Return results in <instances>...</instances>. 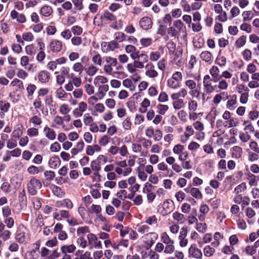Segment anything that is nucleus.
Returning <instances> with one entry per match:
<instances>
[{
    "label": "nucleus",
    "mask_w": 259,
    "mask_h": 259,
    "mask_svg": "<svg viewBox=\"0 0 259 259\" xmlns=\"http://www.w3.org/2000/svg\"><path fill=\"white\" fill-rule=\"evenodd\" d=\"M215 252L214 248L210 246V245H206L203 248L204 255L206 257H210Z\"/></svg>",
    "instance_id": "nucleus-34"
},
{
    "label": "nucleus",
    "mask_w": 259,
    "mask_h": 259,
    "mask_svg": "<svg viewBox=\"0 0 259 259\" xmlns=\"http://www.w3.org/2000/svg\"><path fill=\"white\" fill-rule=\"evenodd\" d=\"M189 255L193 258L201 259L202 252L200 249L197 248L195 244H192L188 250Z\"/></svg>",
    "instance_id": "nucleus-7"
},
{
    "label": "nucleus",
    "mask_w": 259,
    "mask_h": 259,
    "mask_svg": "<svg viewBox=\"0 0 259 259\" xmlns=\"http://www.w3.org/2000/svg\"><path fill=\"white\" fill-rule=\"evenodd\" d=\"M152 21L148 17H144L139 21L140 27L144 30H148L152 27Z\"/></svg>",
    "instance_id": "nucleus-10"
},
{
    "label": "nucleus",
    "mask_w": 259,
    "mask_h": 259,
    "mask_svg": "<svg viewBox=\"0 0 259 259\" xmlns=\"http://www.w3.org/2000/svg\"><path fill=\"white\" fill-rule=\"evenodd\" d=\"M40 245V242L39 240L32 245L33 248L30 251L28 252V255L30 259H36L39 256Z\"/></svg>",
    "instance_id": "nucleus-9"
},
{
    "label": "nucleus",
    "mask_w": 259,
    "mask_h": 259,
    "mask_svg": "<svg viewBox=\"0 0 259 259\" xmlns=\"http://www.w3.org/2000/svg\"><path fill=\"white\" fill-rule=\"evenodd\" d=\"M91 167L92 170L95 171L94 176L100 177V175L98 172L101 170V168L94 160L91 162Z\"/></svg>",
    "instance_id": "nucleus-32"
},
{
    "label": "nucleus",
    "mask_w": 259,
    "mask_h": 259,
    "mask_svg": "<svg viewBox=\"0 0 259 259\" xmlns=\"http://www.w3.org/2000/svg\"><path fill=\"white\" fill-rule=\"evenodd\" d=\"M10 107V104L8 102L0 101V109L2 112H7Z\"/></svg>",
    "instance_id": "nucleus-53"
},
{
    "label": "nucleus",
    "mask_w": 259,
    "mask_h": 259,
    "mask_svg": "<svg viewBox=\"0 0 259 259\" xmlns=\"http://www.w3.org/2000/svg\"><path fill=\"white\" fill-rule=\"evenodd\" d=\"M110 137L107 135L102 136L99 140V144L102 146H106L109 142Z\"/></svg>",
    "instance_id": "nucleus-59"
},
{
    "label": "nucleus",
    "mask_w": 259,
    "mask_h": 259,
    "mask_svg": "<svg viewBox=\"0 0 259 259\" xmlns=\"http://www.w3.org/2000/svg\"><path fill=\"white\" fill-rule=\"evenodd\" d=\"M161 57L160 53L158 51L151 52L149 54V60L151 62H156Z\"/></svg>",
    "instance_id": "nucleus-44"
},
{
    "label": "nucleus",
    "mask_w": 259,
    "mask_h": 259,
    "mask_svg": "<svg viewBox=\"0 0 259 259\" xmlns=\"http://www.w3.org/2000/svg\"><path fill=\"white\" fill-rule=\"evenodd\" d=\"M240 13V10L237 6H233L230 11L231 18H235L238 16Z\"/></svg>",
    "instance_id": "nucleus-63"
},
{
    "label": "nucleus",
    "mask_w": 259,
    "mask_h": 259,
    "mask_svg": "<svg viewBox=\"0 0 259 259\" xmlns=\"http://www.w3.org/2000/svg\"><path fill=\"white\" fill-rule=\"evenodd\" d=\"M246 37L244 35H242L239 37L235 41V45L237 48H240L243 47L246 44Z\"/></svg>",
    "instance_id": "nucleus-43"
},
{
    "label": "nucleus",
    "mask_w": 259,
    "mask_h": 259,
    "mask_svg": "<svg viewBox=\"0 0 259 259\" xmlns=\"http://www.w3.org/2000/svg\"><path fill=\"white\" fill-rule=\"evenodd\" d=\"M132 151L134 153H141V156H146L148 153V152H144L142 151V146L140 144L133 143L132 145Z\"/></svg>",
    "instance_id": "nucleus-22"
},
{
    "label": "nucleus",
    "mask_w": 259,
    "mask_h": 259,
    "mask_svg": "<svg viewBox=\"0 0 259 259\" xmlns=\"http://www.w3.org/2000/svg\"><path fill=\"white\" fill-rule=\"evenodd\" d=\"M71 31L75 35H80L83 32L82 28L78 25H74L71 27Z\"/></svg>",
    "instance_id": "nucleus-55"
},
{
    "label": "nucleus",
    "mask_w": 259,
    "mask_h": 259,
    "mask_svg": "<svg viewBox=\"0 0 259 259\" xmlns=\"http://www.w3.org/2000/svg\"><path fill=\"white\" fill-rule=\"evenodd\" d=\"M138 178L142 181H145L148 178L147 173L143 170V168H137Z\"/></svg>",
    "instance_id": "nucleus-45"
},
{
    "label": "nucleus",
    "mask_w": 259,
    "mask_h": 259,
    "mask_svg": "<svg viewBox=\"0 0 259 259\" xmlns=\"http://www.w3.org/2000/svg\"><path fill=\"white\" fill-rule=\"evenodd\" d=\"M147 257L148 259H159L160 255L155 251L150 250L147 253Z\"/></svg>",
    "instance_id": "nucleus-64"
},
{
    "label": "nucleus",
    "mask_w": 259,
    "mask_h": 259,
    "mask_svg": "<svg viewBox=\"0 0 259 259\" xmlns=\"http://www.w3.org/2000/svg\"><path fill=\"white\" fill-rule=\"evenodd\" d=\"M108 158L106 156L100 154L99 155L97 158L94 160L97 164L100 166L101 168L102 165L104 164L107 162Z\"/></svg>",
    "instance_id": "nucleus-37"
},
{
    "label": "nucleus",
    "mask_w": 259,
    "mask_h": 259,
    "mask_svg": "<svg viewBox=\"0 0 259 259\" xmlns=\"http://www.w3.org/2000/svg\"><path fill=\"white\" fill-rule=\"evenodd\" d=\"M44 132L46 133V136L50 140H53L56 138L55 131L48 127H45Z\"/></svg>",
    "instance_id": "nucleus-33"
},
{
    "label": "nucleus",
    "mask_w": 259,
    "mask_h": 259,
    "mask_svg": "<svg viewBox=\"0 0 259 259\" xmlns=\"http://www.w3.org/2000/svg\"><path fill=\"white\" fill-rule=\"evenodd\" d=\"M108 82V79L102 75H98L95 77L94 80V84L96 86L101 85V84H104Z\"/></svg>",
    "instance_id": "nucleus-24"
},
{
    "label": "nucleus",
    "mask_w": 259,
    "mask_h": 259,
    "mask_svg": "<svg viewBox=\"0 0 259 259\" xmlns=\"http://www.w3.org/2000/svg\"><path fill=\"white\" fill-rule=\"evenodd\" d=\"M53 192L56 196L61 197L63 194L64 192L62 189L58 186H54L53 189Z\"/></svg>",
    "instance_id": "nucleus-62"
},
{
    "label": "nucleus",
    "mask_w": 259,
    "mask_h": 259,
    "mask_svg": "<svg viewBox=\"0 0 259 259\" xmlns=\"http://www.w3.org/2000/svg\"><path fill=\"white\" fill-rule=\"evenodd\" d=\"M84 70L88 75L94 76L98 72V68L93 64H91L85 68Z\"/></svg>",
    "instance_id": "nucleus-26"
},
{
    "label": "nucleus",
    "mask_w": 259,
    "mask_h": 259,
    "mask_svg": "<svg viewBox=\"0 0 259 259\" xmlns=\"http://www.w3.org/2000/svg\"><path fill=\"white\" fill-rule=\"evenodd\" d=\"M137 232L140 233L141 235L149 233L150 227L146 225H138L136 227Z\"/></svg>",
    "instance_id": "nucleus-18"
},
{
    "label": "nucleus",
    "mask_w": 259,
    "mask_h": 259,
    "mask_svg": "<svg viewBox=\"0 0 259 259\" xmlns=\"http://www.w3.org/2000/svg\"><path fill=\"white\" fill-rule=\"evenodd\" d=\"M145 222L146 223L151 226L153 225H157V218L155 215H153L152 216L148 217L146 219Z\"/></svg>",
    "instance_id": "nucleus-56"
},
{
    "label": "nucleus",
    "mask_w": 259,
    "mask_h": 259,
    "mask_svg": "<svg viewBox=\"0 0 259 259\" xmlns=\"http://www.w3.org/2000/svg\"><path fill=\"white\" fill-rule=\"evenodd\" d=\"M150 105V101L147 98H144L141 103L139 111L141 113H145L147 111V108Z\"/></svg>",
    "instance_id": "nucleus-21"
},
{
    "label": "nucleus",
    "mask_w": 259,
    "mask_h": 259,
    "mask_svg": "<svg viewBox=\"0 0 259 259\" xmlns=\"http://www.w3.org/2000/svg\"><path fill=\"white\" fill-rule=\"evenodd\" d=\"M220 70L216 66H212L209 70V73L212 77V78L219 77Z\"/></svg>",
    "instance_id": "nucleus-48"
},
{
    "label": "nucleus",
    "mask_w": 259,
    "mask_h": 259,
    "mask_svg": "<svg viewBox=\"0 0 259 259\" xmlns=\"http://www.w3.org/2000/svg\"><path fill=\"white\" fill-rule=\"evenodd\" d=\"M246 189V184L245 183H242L240 185H238L234 190L235 192L238 194L243 191Z\"/></svg>",
    "instance_id": "nucleus-57"
},
{
    "label": "nucleus",
    "mask_w": 259,
    "mask_h": 259,
    "mask_svg": "<svg viewBox=\"0 0 259 259\" xmlns=\"http://www.w3.org/2000/svg\"><path fill=\"white\" fill-rule=\"evenodd\" d=\"M142 238L145 248L149 249L154 244L155 240L157 239L158 234L155 232H149L142 236Z\"/></svg>",
    "instance_id": "nucleus-2"
},
{
    "label": "nucleus",
    "mask_w": 259,
    "mask_h": 259,
    "mask_svg": "<svg viewBox=\"0 0 259 259\" xmlns=\"http://www.w3.org/2000/svg\"><path fill=\"white\" fill-rule=\"evenodd\" d=\"M93 63L96 65L101 66L102 64L101 56L99 54H97L93 56L92 59Z\"/></svg>",
    "instance_id": "nucleus-47"
},
{
    "label": "nucleus",
    "mask_w": 259,
    "mask_h": 259,
    "mask_svg": "<svg viewBox=\"0 0 259 259\" xmlns=\"http://www.w3.org/2000/svg\"><path fill=\"white\" fill-rule=\"evenodd\" d=\"M190 193L191 195L195 197L196 199H201L202 197V195L201 192L199 190L198 188H192L190 190Z\"/></svg>",
    "instance_id": "nucleus-40"
},
{
    "label": "nucleus",
    "mask_w": 259,
    "mask_h": 259,
    "mask_svg": "<svg viewBox=\"0 0 259 259\" xmlns=\"http://www.w3.org/2000/svg\"><path fill=\"white\" fill-rule=\"evenodd\" d=\"M44 175L46 177V180L42 182L44 185L48 186L49 184L48 181H50L54 178L55 176V172L51 170H47L45 172Z\"/></svg>",
    "instance_id": "nucleus-20"
},
{
    "label": "nucleus",
    "mask_w": 259,
    "mask_h": 259,
    "mask_svg": "<svg viewBox=\"0 0 259 259\" xmlns=\"http://www.w3.org/2000/svg\"><path fill=\"white\" fill-rule=\"evenodd\" d=\"M180 83L172 79L171 78H169L167 81V85L168 88L172 89H176L180 87Z\"/></svg>",
    "instance_id": "nucleus-38"
},
{
    "label": "nucleus",
    "mask_w": 259,
    "mask_h": 259,
    "mask_svg": "<svg viewBox=\"0 0 259 259\" xmlns=\"http://www.w3.org/2000/svg\"><path fill=\"white\" fill-rule=\"evenodd\" d=\"M242 153V148L239 146H235L232 148V155L233 158H240Z\"/></svg>",
    "instance_id": "nucleus-28"
},
{
    "label": "nucleus",
    "mask_w": 259,
    "mask_h": 259,
    "mask_svg": "<svg viewBox=\"0 0 259 259\" xmlns=\"http://www.w3.org/2000/svg\"><path fill=\"white\" fill-rule=\"evenodd\" d=\"M140 42L142 47H148L152 45L153 40L150 37L142 38L140 39Z\"/></svg>",
    "instance_id": "nucleus-42"
},
{
    "label": "nucleus",
    "mask_w": 259,
    "mask_h": 259,
    "mask_svg": "<svg viewBox=\"0 0 259 259\" xmlns=\"http://www.w3.org/2000/svg\"><path fill=\"white\" fill-rule=\"evenodd\" d=\"M57 82L59 85L62 84L65 81V68H60V74L56 76Z\"/></svg>",
    "instance_id": "nucleus-30"
},
{
    "label": "nucleus",
    "mask_w": 259,
    "mask_h": 259,
    "mask_svg": "<svg viewBox=\"0 0 259 259\" xmlns=\"http://www.w3.org/2000/svg\"><path fill=\"white\" fill-rule=\"evenodd\" d=\"M87 238L89 244L93 246L95 248L101 249L102 248V243L98 240L97 237L93 233H90L87 235Z\"/></svg>",
    "instance_id": "nucleus-8"
},
{
    "label": "nucleus",
    "mask_w": 259,
    "mask_h": 259,
    "mask_svg": "<svg viewBox=\"0 0 259 259\" xmlns=\"http://www.w3.org/2000/svg\"><path fill=\"white\" fill-rule=\"evenodd\" d=\"M134 60H140L141 59V61L144 63H147L148 62V56L144 52H140L139 51L137 53Z\"/></svg>",
    "instance_id": "nucleus-31"
},
{
    "label": "nucleus",
    "mask_w": 259,
    "mask_h": 259,
    "mask_svg": "<svg viewBox=\"0 0 259 259\" xmlns=\"http://www.w3.org/2000/svg\"><path fill=\"white\" fill-rule=\"evenodd\" d=\"M158 101L160 103H165L168 101V96L165 92H161L159 95Z\"/></svg>",
    "instance_id": "nucleus-50"
},
{
    "label": "nucleus",
    "mask_w": 259,
    "mask_h": 259,
    "mask_svg": "<svg viewBox=\"0 0 259 259\" xmlns=\"http://www.w3.org/2000/svg\"><path fill=\"white\" fill-rule=\"evenodd\" d=\"M237 104V101L236 96L234 95L227 101L226 106L229 110H233L235 109Z\"/></svg>",
    "instance_id": "nucleus-17"
},
{
    "label": "nucleus",
    "mask_w": 259,
    "mask_h": 259,
    "mask_svg": "<svg viewBox=\"0 0 259 259\" xmlns=\"http://www.w3.org/2000/svg\"><path fill=\"white\" fill-rule=\"evenodd\" d=\"M167 48L168 50L169 54H174L176 50V45L172 41H169L167 44Z\"/></svg>",
    "instance_id": "nucleus-58"
},
{
    "label": "nucleus",
    "mask_w": 259,
    "mask_h": 259,
    "mask_svg": "<svg viewBox=\"0 0 259 259\" xmlns=\"http://www.w3.org/2000/svg\"><path fill=\"white\" fill-rule=\"evenodd\" d=\"M213 78H211L210 75L207 74L204 76L203 78V89L206 94L213 93L217 88V85H213Z\"/></svg>",
    "instance_id": "nucleus-3"
},
{
    "label": "nucleus",
    "mask_w": 259,
    "mask_h": 259,
    "mask_svg": "<svg viewBox=\"0 0 259 259\" xmlns=\"http://www.w3.org/2000/svg\"><path fill=\"white\" fill-rule=\"evenodd\" d=\"M200 58L203 61L207 63L208 64L212 63L213 61V57L212 54L207 51H203L200 54Z\"/></svg>",
    "instance_id": "nucleus-12"
},
{
    "label": "nucleus",
    "mask_w": 259,
    "mask_h": 259,
    "mask_svg": "<svg viewBox=\"0 0 259 259\" xmlns=\"http://www.w3.org/2000/svg\"><path fill=\"white\" fill-rule=\"evenodd\" d=\"M42 184L39 180L34 177L32 178L27 184V188L28 193L31 195H35L37 193V190L40 189Z\"/></svg>",
    "instance_id": "nucleus-4"
},
{
    "label": "nucleus",
    "mask_w": 259,
    "mask_h": 259,
    "mask_svg": "<svg viewBox=\"0 0 259 259\" xmlns=\"http://www.w3.org/2000/svg\"><path fill=\"white\" fill-rule=\"evenodd\" d=\"M213 82H218L217 85L218 88L220 90H226L228 88V83L224 79L220 78H213Z\"/></svg>",
    "instance_id": "nucleus-14"
},
{
    "label": "nucleus",
    "mask_w": 259,
    "mask_h": 259,
    "mask_svg": "<svg viewBox=\"0 0 259 259\" xmlns=\"http://www.w3.org/2000/svg\"><path fill=\"white\" fill-rule=\"evenodd\" d=\"M160 240L164 245L175 244V240L172 239L166 232L161 233L160 235Z\"/></svg>",
    "instance_id": "nucleus-13"
},
{
    "label": "nucleus",
    "mask_w": 259,
    "mask_h": 259,
    "mask_svg": "<svg viewBox=\"0 0 259 259\" xmlns=\"http://www.w3.org/2000/svg\"><path fill=\"white\" fill-rule=\"evenodd\" d=\"M156 108L157 112L161 115H164L169 109L168 105L162 104H158Z\"/></svg>",
    "instance_id": "nucleus-19"
},
{
    "label": "nucleus",
    "mask_w": 259,
    "mask_h": 259,
    "mask_svg": "<svg viewBox=\"0 0 259 259\" xmlns=\"http://www.w3.org/2000/svg\"><path fill=\"white\" fill-rule=\"evenodd\" d=\"M198 103L196 101L190 98L188 101V108L190 111H195L198 108Z\"/></svg>",
    "instance_id": "nucleus-25"
},
{
    "label": "nucleus",
    "mask_w": 259,
    "mask_h": 259,
    "mask_svg": "<svg viewBox=\"0 0 259 259\" xmlns=\"http://www.w3.org/2000/svg\"><path fill=\"white\" fill-rule=\"evenodd\" d=\"M243 22H249L253 17V14L251 11H245L242 13Z\"/></svg>",
    "instance_id": "nucleus-35"
},
{
    "label": "nucleus",
    "mask_w": 259,
    "mask_h": 259,
    "mask_svg": "<svg viewBox=\"0 0 259 259\" xmlns=\"http://www.w3.org/2000/svg\"><path fill=\"white\" fill-rule=\"evenodd\" d=\"M125 51L126 53L130 54L131 58L133 60L135 59L137 53L139 51L135 46L130 45L125 47Z\"/></svg>",
    "instance_id": "nucleus-15"
},
{
    "label": "nucleus",
    "mask_w": 259,
    "mask_h": 259,
    "mask_svg": "<svg viewBox=\"0 0 259 259\" xmlns=\"http://www.w3.org/2000/svg\"><path fill=\"white\" fill-rule=\"evenodd\" d=\"M172 107L175 110H180L185 107L184 101L182 99L173 101Z\"/></svg>",
    "instance_id": "nucleus-36"
},
{
    "label": "nucleus",
    "mask_w": 259,
    "mask_h": 259,
    "mask_svg": "<svg viewBox=\"0 0 259 259\" xmlns=\"http://www.w3.org/2000/svg\"><path fill=\"white\" fill-rule=\"evenodd\" d=\"M187 229L185 227H182L180 231L178 239L179 240V245L181 247H185L188 244V239L186 238L187 236Z\"/></svg>",
    "instance_id": "nucleus-6"
},
{
    "label": "nucleus",
    "mask_w": 259,
    "mask_h": 259,
    "mask_svg": "<svg viewBox=\"0 0 259 259\" xmlns=\"http://www.w3.org/2000/svg\"><path fill=\"white\" fill-rule=\"evenodd\" d=\"M87 109V104L84 102H81L78 104V107L75 108L73 111V114L76 117H80L82 113Z\"/></svg>",
    "instance_id": "nucleus-11"
},
{
    "label": "nucleus",
    "mask_w": 259,
    "mask_h": 259,
    "mask_svg": "<svg viewBox=\"0 0 259 259\" xmlns=\"http://www.w3.org/2000/svg\"><path fill=\"white\" fill-rule=\"evenodd\" d=\"M172 218L181 224L184 223L185 220L184 214L178 211L172 214Z\"/></svg>",
    "instance_id": "nucleus-39"
},
{
    "label": "nucleus",
    "mask_w": 259,
    "mask_h": 259,
    "mask_svg": "<svg viewBox=\"0 0 259 259\" xmlns=\"http://www.w3.org/2000/svg\"><path fill=\"white\" fill-rule=\"evenodd\" d=\"M18 198L21 205H26L27 198L25 194L24 190L19 193Z\"/></svg>",
    "instance_id": "nucleus-52"
},
{
    "label": "nucleus",
    "mask_w": 259,
    "mask_h": 259,
    "mask_svg": "<svg viewBox=\"0 0 259 259\" xmlns=\"http://www.w3.org/2000/svg\"><path fill=\"white\" fill-rule=\"evenodd\" d=\"M246 178L250 186H256L257 185L256 176L250 172L247 174Z\"/></svg>",
    "instance_id": "nucleus-29"
},
{
    "label": "nucleus",
    "mask_w": 259,
    "mask_h": 259,
    "mask_svg": "<svg viewBox=\"0 0 259 259\" xmlns=\"http://www.w3.org/2000/svg\"><path fill=\"white\" fill-rule=\"evenodd\" d=\"M38 79L41 82H47L50 79V74L47 71H41L38 74Z\"/></svg>",
    "instance_id": "nucleus-16"
},
{
    "label": "nucleus",
    "mask_w": 259,
    "mask_h": 259,
    "mask_svg": "<svg viewBox=\"0 0 259 259\" xmlns=\"http://www.w3.org/2000/svg\"><path fill=\"white\" fill-rule=\"evenodd\" d=\"M145 75L147 77L155 80L158 76L159 73L156 67L152 62H148L145 66Z\"/></svg>",
    "instance_id": "nucleus-5"
},
{
    "label": "nucleus",
    "mask_w": 259,
    "mask_h": 259,
    "mask_svg": "<svg viewBox=\"0 0 259 259\" xmlns=\"http://www.w3.org/2000/svg\"><path fill=\"white\" fill-rule=\"evenodd\" d=\"M108 45V49H106V52L108 51H113L115 49L118 48V44L117 42H116L115 41H111L108 43H107L106 42H103L101 44V47L102 48H103V47H106V46Z\"/></svg>",
    "instance_id": "nucleus-23"
},
{
    "label": "nucleus",
    "mask_w": 259,
    "mask_h": 259,
    "mask_svg": "<svg viewBox=\"0 0 259 259\" xmlns=\"http://www.w3.org/2000/svg\"><path fill=\"white\" fill-rule=\"evenodd\" d=\"M104 59L106 63L104 66L103 70L105 73L109 75H120L123 74L122 72L113 70V68L116 67L118 64L116 58L110 56H106L104 58Z\"/></svg>",
    "instance_id": "nucleus-1"
},
{
    "label": "nucleus",
    "mask_w": 259,
    "mask_h": 259,
    "mask_svg": "<svg viewBox=\"0 0 259 259\" xmlns=\"http://www.w3.org/2000/svg\"><path fill=\"white\" fill-rule=\"evenodd\" d=\"M50 48L53 52H59L62 48V43L57 40L53 41L50 44Z\"/></svg>",
    "instance_id": "nucleus-27"
},
{
    "label": "nucleus",
    "mask_w": 259,
    "mask_h": 259,
    "mask_svg": "<svg viewBox=\"0 0 259 259\" xmlns=\"http://www.w3.org/2000/svg\"><path fill=\"white\" fill-rule=\"evenodd\" d=\"M185 84L190 90L196 88V82L192 79L186 80Z\"/></svg>",
    "instance_id": "nucleus-60"
},
{
    "label": "nucleus",
    "mask_w": 259,
    "mask_h": 259,
    "mask_svg": "<svg viewBox=\"0 0 259 259\" xmlns=\"http://www.w3.org/2000/svg\"><path fill=\"white\" fill-rule=\"evenodd\" d=\"M180 5L183 9L184 12H189L191 10V6L188 3L186 0H181Z\"/></svg>",
    "instance_id": "nucleus-54"
},
{
    "label": "nucleus",
    "mask_w": 259,
    "mask_h": 259,
    "mask_svg": "<svg viewBox=\"0 0 259 259\" xmlns=\"http://www.w3.org/2000/svg\"><path fill=\"white\" fill-rule=\"evenodd\" d=\"M184 149V146L181 144L176 145L172 149L173 152L176 154L179 155Z\"/></svg>",
    "instance_id": "nucleus-61"
},
{
    "label": "nucleus",
    "mask_w": 259,
    "mask_h": 259,
    "mask_svg": "<svg viewBox=\"0 0 259 259\" xmlns=\"http://www.w3.org/2000/svg\"><path fill=\"white\" fill-rule=\"evenodd\" d=\"M52 12V8L48 6L42 7L40 11V14L44 16H50Z\"/></svg>",
    "instance_id": "nucleus-41"
},
{
    "label": "nucleus",
    "mask_w": 259,
    "mask_h": 259,
    "mask_svg": "<svg viewBox=\"0 0 259 259\" xmlns=\"http://www.w3.org/2000/svg\"><path fill=\"white\" fill-rule=\"evenodd\" d=\"M83 121L84 124L88 126L94 122L93 118L89 113H85L84 114Z\"/></svg>",
    "instance_id": "nucleus-49"
},
{
    "label": "nucleus",
    "mask_w": 259,
    "mask_h": 259,
    "mask_svg": "<svg viewBox=\"0 0 259 259\" xmlns=\"http://www.w3.org/2000/svg\"><path fill=\"white\" fill-rule=\"evenodd\" d=\"M101 17L111 21H115L116 19V16L108 11L105 12Z\"/></svg>",
    "instance_id": "nucleus-51"
},
{
    "label": "nucleus",
    "mask_w": 259,
    "mask_h": 259,
    "mask_svg": "<svg viewBox=\"0 0 259 259\" xmlns=\"http://www.w3.org/2000/svg\"><path fill=\"white\" fill-rule=\"evenodd\" d=\"M164 247H165L164 253L166 254H171L175 252V244L164 245Z\"/></svg>",
    "instance_id": "nucleus-46"
}]
</instances>
